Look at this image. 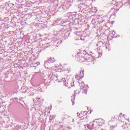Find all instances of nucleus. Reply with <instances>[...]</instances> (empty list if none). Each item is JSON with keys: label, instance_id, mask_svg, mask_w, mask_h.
<instances>
[{"label": "nucleus", "instance_id": "f257e3e1", "mask_svg": "<svg viewBox=\"0 0 130 130\" xmlns=\"http://www.w3.org/2000/svg\"><path fill=\"white\" fill-rule=\"evenodd\" d=\"M77 54V59L79 62H84L85 60H87V58H85V55H86L85 51H79Z\"/></svg>", "mask_w": 130, "mask_h": 130}, {"label": "nucleus", "instance_id": "f03ea898", "mask_svg": "<svg viewBox=\"0 0 130 130\" xmlns=\"http://www.w3.org/2000/svg\"><path fill=\"white\" fill-rule=\"evenodd\" d=\"M47 72L49 73V76L48 77L49 79L51 80H54L55 81H58V78H57V77L55 76V75L53 74L52 73V68L51 67H50L49 68H47Z\"/></svg>", "mask_w": 130, "mask_h": 130}, {"label": "nucleus", "instance_id": "7ed1b4c3", "mask_svg": "<svg viewBox=\"0 0 130 130\" xmlns=\"http://www.w3.org/2000/svg\"><path fill=\"white\" fill-rule=\"evenodd\" d=\"M59 82H63L64 86L66 87H68L69 88H71V87H74V84L73 81L67 80L66 78H62L61 80L59 81Z\"/></svg>", "mask_w": 130, "mask_h": 130}, {"label": "nucleus", "instance_id": "20e7f679", "mask_svg": "<svg viewBox=\"0 0 130 130\" xmlns=\"http://www.w3.org/2000/svg\"><path fill=\"white\" fill-rule=\"evenodd\" d=\"M55 59L54 58H50L48 59L46 61H45V63L44 64V67H46V66H49V63H52V62H55Z\"/></svg>", "mask_w": 130, "mask_h": 130}, {"label": "nucleus", "instance_id": "39448f33", "mask_svg": "<svg viewBox=\"0 0 130 130\" xmlns=\"http://www.w3.org/2000/svg\"><path fill=\"white\" fill-rule=\"evenodd\" d=\"M87 127L89 128V129L94 130L93 129L94 127H95L94 126V123L90 122L89 124L87 125Z\"/></svg>", "mask_w": 130, "mask_h": 130}, {"label": "nucleus", "instance_id": "423d86ee", "mask_svg": "<svg viewBox=\"0 0 130 130\" xmlns=\"http://www.w3.org/2000/svg\"><path fill=\"white\" fill-rule=\"evenodd\" d=\"M81 90L82 93H84V94H87V88H86V87L82 86V87Z\"/></svg>", "mask_w": 130, "mask_h": 130}, {"label": "nucleus", "instance_id": "0eeeda50", "mask_svg": "<svg viewBox=\"0 0 130 130\" xmlns=\"http://www.w3.org/2000/svg\"><path fill=\"white\" fill-rule=\"evenodd\" d=\"M117 125V124L116 123L114 125H112L110 127V129L109 130H114V127H116Z\"/></svg>", "mask_w": 130, "mask_h": 130}, {"label": "nucleus", "instance_id": "6e6552de", "mask_svg": "<svg viewBox=\"0 0 130 130\" xmlns=\"http://www.w3.org/2000/svg\"><path fill=\"white\" fill-rule=\"evenodd\" d=\"M71 101L72 102V105L75 104V97L74 96H71Z\"/></svg>", "mask_w": 130, "mask_h": 130}, {"label": "nucleus", "instance_id": "1a4fd4ad", "mask_svg": "<svg viewBox=\"0 0 130 130\" xmlns=\"http://www.w3.org/2000/svg\"><path fill=\"white\" fill-rule=\"evenodd\" d=\"M113 120H114V121H116V120H117V116H114V117H113V118L111 119V121H113Z\"/></svg>", "mask_w": 130, "mask_h": 130}, {"label": "nucleus", "instance_id": "9d476101", "mask_svg": "<svg viewBox=\"0 0 130 130\" xmlns=\"http://www.w3.org/2000/svg\"><path fill=\"white\" fill-rule=\"evenodd\" d=\"M76 79H77L78 81H81L82 80V78L81 77L79 76V75H77L75 77Z\"/></svg>", "mask_w": 130, "mask_h": 130}, {"label": "nucleus", "instance_id": "9b49d317", "mask_svg": "<svg viewBox=\"0 0 130 130\" xmlns=\"http://www.w3.org/2000/svg\"><path fill=\"white\" fill-rule=\"evenodd\" d=\"M122 127L123 129H125V127H126V123L125 122V124L122 125Z\"/></svg>", "mask_w": 130, "mask_h": 130}, {"label": "nucleus", "instance_id": "f8f14e48", "mask_svg": "<svg viewBox=\"0 0 130 130\" xmlns=\"http://www.w3.org/2000/svg\"><path fill=\"white\" fill-rule=\"evenodd\" d=\"M21 90L22 91V93H26V92H27V91L26 90V88H22Z\"/></svg>", "mask_w": 130, "mask_h": 130}, {"label": "nucleus", "instance_id": "ddd939ff", "mask_svg": "<svg viewBox=\"0 0 130 130\" xmlns=\"http://www.w3.org/2000/svg\"><path fill=\"white\" fill-rule=\"evenodd\" d=\"M27 93L28 94V96H32V95H34V93H32L31 92V91H29V92H27Z\"/></svg>", "mask_w": 130, "mask_h": 130}, {"label": "nucleus", "instance_id": "4468645a", "mask_svg": "<svg viewBox=\"0 0 130 130\" xmlns=\"http://www.w3.org/2000/svg\"><path fill=\"white\" fill-rule=\"evenodd\" d=\"M88 118H89V117L86 116L85 118H84L83 119H84L85 121H88Z\"/></svg>", "mask_w": 130, "mask_h": 130}, {"label": "nucleus", "instance_id": "2eb2a0df", "mask_svg": "<svg viewBox=\"0 0 130 130\" xmlns=\"http://www.w3.org/2000/svg\"><path fill=\"white\" fill-rule=\"evenodd\" d=\"M62 98V97L60 96L58 98V102H59L60 103H61L62 101L60 100V99H61Z\"/></svg>", "mask_w": 130, "mask_h": 130}, {"label": "nucleus", "instance_id": "dca6fc26", "mask_svg": "<svg viewBox=\"0 0 130 130\" xmlns=\"http://www.w3.org/2000/svg\"><path fill=\"white\" fill-rule=\"evenodd\" d=\"M79 19V20H83V19H84V16L80 17Z\"/></svg>", "mask_w": 130, "mask_h": 130}, {"label": "nucleus", "instance_id": "f3484780", "mask_svg": "<svg viewBox=\"0 0 130 130\" xmlns=\"http://www.w3.org/2000/svg\"><path fill=\"white\" fill-rule=\"evenodd\" d=\"M59 9H62V11H64V7L63 6H61V7H60Z\"/></svg>", "mask_w": 130, "mask_h": 130}, {"label": "nucleus", "instance_id": "a211bd4d", "mask_svg": "<svg viewBox=\"0 0 130 130\" xmlns=\"http://www.w3.org/2000/svg\"><path fill=\"white\" fill-rule=\"evenodd\" d=\"M52 116H50V117L49 118L50 120H52V119H53Z\"/></svg>", "mask_w": 130, "mask_h": 130}, {"label": "nucleus", "instance_id": "6ab92c4d", "mask_svg": "<svg viewBox=\"0 0 130 130\" xmlns=\"http://www.w3.org/2000/svg\"><path fill=\"white\" fill-rule=\"evenodd\" d=\"M128 128H129L128 130H130V123L128 124Z\"/></svg>", "mask_w": 130, "mask_h": 130}, {"label": "nucleus", "instance_id": "aec40b11", "mask_svg": "<svg viewBox=\"0 0 130 130\" xmlns=\"http://www.w3.org/2000/svg\"><path fill=\"white\" fill-rule=\"evenodd\" d=\"M98 44H103V43H102V42H100L98 43Z\"/></svg>", "mask_w": 130, "mask_h": 130}, {"label": "nucleus", "instance_id": "412c9836", "mask_svg": "<svg viewBox=\"0 0 130 130\" xmlns=\"http://www.w3.org/2000/svg\"><path fill=\"white\" fill-rule=\"evenodd\" d=\"M77 116H79L80 115V113H77Z\"/></svg>", "mask_w": 130, "mask_h": 130}, {"label": "nucleus", "instance_id": "4be33fe9", "mask_svg": "<svg viewBox=\"0 0 130 130\" xmlns=\"http://www.w3.org/2000/svg\"><path fill=\"white\" fill-rule=\"evenodd\" d=\"M94 21V19H92V23H93V21Z\"/></svg>", "mask_w": 130, "mask_h": 130}, {"label": "nucleus", "instance_id": "5701e85b", "mask_svg": "<svg viewBox=\"0 0 130 130\" xmlns=\"http://www.w3.org/2000/svg\"><path fill=\"white\" fill-rule=\"evenodd\" d=\"M82 73H84V71H82Z\"/></svg>", "mask_w": 130, "mask_h": 130}]
</instances>
